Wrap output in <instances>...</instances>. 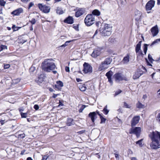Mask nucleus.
Instances as JSON below:
<instances>
[{
  "label": "nucleus",
  "mask_w": 160,
  "mask_h": 160,
  "mask_svg": "<svg viewBox=\"0 0 160 160\" xmlns=\"http://www.w3.org/2000/svg\"><path fill=\"white\" fill-rule=\"evenodd\" d=\"M55 67V64L52 60H46L42 64V69L47 72H50Z\"/></svg>",
  "instance_id": "f257e3e1"
},
{
  "label": "nucleus",
  "mask_w": 160,
  "mask_h": 160,
  "mask_svg": "<svg viewBox=\"0 0 160 160\" xmlns=\"http://www.w3.org/2000/svg\"><path fill=\"white\" fill-rule=\"evenodd\" d=\"M112 59L110 58H106L104 61L102 62L100 65L98 70L99 71L104 70L107 69L112 62Z\"/></svg>",
  "instance_id": "f03ea898"
},
{
  "label": "nucleus",
  "mask_w": 160,
  "mask_h": 160,
  "mask_svg": "<svg viewBox=\"0 0 160 160\" xmlns=\"http://www.w3.org/2000/svg\"><path fill=\"white\" fill-rule=\"evenodd\" d=\"M112 28L108 24L104 25L103 28L101 30V33L104 36H109L111 34Z\"/></svg>",
  "instance_id": "7ed1b4c3"
},
{
  "label": "nucleus",
  "mask_w": 160,
  "mask_h": 160,
  "mask_svg": "<svg viewBox=\"0 0 160 160\" xmlns=\"http://www.w3.org/2000/svg\"><path fill=\"white\" fill-rule=\"evenodd\" d=\"M95 21V16L92 14H89L86 16L84 21L86 26H90L94 23Z\"/></svg>",
  "instance_id": "20e7f679"
},
{
  "label": "nucleus",
  "mask_w": 160,
  "mask_h": 160,
  "mask_svg": "<svg viewBox=\"0 0 160 160\" xmlns=\"http://www.w3.org/2000/svg\"><path fill=\"white\" fill-rule=\"evenodd\" d=\"M141 132V128L140 127H136L131 128L129 130V133L135 134L137 138H138Z\"/></svg>",
  "instance_id": "39448f33"
},
{
  "label": "nucleus",
  "mask_w": 160,
  "mask_h": 160,
  "mask_svg": "<svg viewBox=\"0 0 160 160\" xmlns=\"http://www.w3.org/2000/svg\"><path fill=\"white\" fill-rule=\"evenodd\" d=\"M38 6L39 9L43 12L48 13L50 12V8L49 7L43 5L42 4H38Z\"/></svg>",
  "instance_id": "423d86ee"
},
{
  "label": "nucleus",
  "mask_w": 160,
  "mask_h": 160,
  "mask_svg": "<svg viewBox=\"0 0 160 160\" xmlns=\"http://www.w3.org/2000/svg\"><path fill=\"white\" fill-rule=\"evenodd\" d=\"M150 146L152 149H156L160 148L159 140H151Z\"/></svg>",
  "instance_id": "0eeeda50"
},
{
  "label": "nucleus",
  "mask_w": 160,
  "mask_h": 160,
  "mask_svg": "<svg viewBox=\"0 0 160 160\" xmlns=\"http://www.w3.org/2000/svg\"><path fill=\"white\" fill-rule=\"evenodd\" d=\"M84 69L83 72L85 73L91 72L92 71V66L89 64L85 62L83 65Z\"/></svg>",
  "instance_id": "6e6552de"
},
{
  "label": "nucleus",
  "mask_w": 160,
  "mask_h": 160,
  "mask_svg": "<svg viewBox=\"0 0 160 160\" xmlns=\"http://www.w3.org/2000/svg\"><path fill=\"white\" fill-rule=\"evenodd\" d=\"M155 1L153 0H150L148 1L146 5V8L147 11H149L152 9L155 5Z\"/></svg>",
  "instance_id": "1a4fd4ad"
},
{
  "label": "nucleus",
  "mask_w": 160,
  "mask_h": 160,
  "mask_svg": "<svg viewBox=\"0 0 160 160\" xmlns=\"http://www.w3.org/2000/svg\"><path fill=\"white\" fill-rule=\"evenodd\" d=\"M115 81L117 82H119L120 81L125 80V77H123L122 75L120 73H117L114 75Z\"/></svg>",
  "instance_id": "9d476101"
},
{
  "label": "nucleus",
  "mask_w": 160,
  "mask_h": 160,
  "mask_svg": "<svg viewBox=\"0 0 160 160\" xmlns=\"http://www.w3.org/2000/svg\"><path fill=\"white\" fill-rule=\"evenodd\" d=\"M140 117L139 116H136L132 119L131 121V125L132 127L135 126L138 124L140 120Z\"/></svg>",
  "instance_id": "9b49d317"
},
{
  "label": "nucleus",
  "mask_w": 160,
  "mask_h": 160,
  "mask_svg": "<svg viewBox=\"0 0 160 160\" xmlns=\"http://www.w3.org/2000/svg\"><path fill=\"white\" fill-rule=\"evenodd\" d=\"M143 73V72L141 71L140 69H138L137 72H136L133 76V79H135L138 78L141 76Z\"/></svg>",
  "instance_id": "f8f14e48"
},
{
  "label": "nucleus",
  "mask_w": 160,
  "mask_h": 160,
  "mask_svg": "<svg viewBox=\"0 0 160 160\" xmlns=\"http://www.w3.org/2000/svg\"><path fill=\"white\" fill-rule=\"evenodd\" d=\"M101 54V51L100 49H95L91 54V56L94 58H97Z\"/></svg>",
  "instance_id": "ddd939ff"
},
{
  "label": "nucleus",
  "mask_w": 160,
  "mask_h": 160,
  "mask_svg": "<svg viewBox=\"0 0 160 160\" xmlns=\"http://www.w3.org/2000/svg\"><path fill=\"white\" fill-rule=\"evenodd\" d=\"M23 12V9L22 8H19L12 12L11 14L15 16H18Z\"/></svg>",
  "instance_id": "4468645a"
},
{
  "label": "nucleus",
  "mask_w": 160,
  "mask_h": 160,
  "mask_svg": "<svg viewBox=\"0 0 160 160\" xmlns=\"http://www.w3.org/2000/svg\"><path fill=\"white\" fill-rule=\"evenodd\" d=\"M85 11L84 9L82 8H79L76 12L75 16L77 17H78L84 13Z\"/></svg>",
  "instance_id": "2eb2a0df"
},
{
  "label": "nucleus",
  "mask_w": 160,
  "mask_h": 160,
  "mask_svg": "<svg viewBox=\"0 0 160 160\" xmlns=\"http://www.w3.org/2000/svg\"><path fill=\"white\" fill-rule=\"evenodd\" d=\"M151 32L153 37L156 36L158 32V28L157 26L152 27L151 29Z\"/></svg>",
  "instance_id": "dca6fc26"
},
{
  "label": "nucleus",
  "mask_w": 160,
  "mask_h": 160,
  "mask_svg": "<svg viewBox=\"0 0 160 160\" xmlns=\"http://www.w3.org/2000/svg\"><path fill=\"white\" fill-rule=\"evenodd\" d=\"M112 74V72L110 71L107 72L106 74V76L107 77L108 79V81L111 83V84H112V81L111 79V76Z\"/></svg>",
  "instance_id": "f3484780"
},
{
  "label": "nucleus",
  "mask_w": 160,
  "mask_h": 160,
  "mask_svg": "<svg viewBox=\"0 0 160 160\" xmlns=\"http://www.w3.org/2000/svg\"><path fill=\"white\" fill-rule=\"evenodd\" d=\"M142 14L140 11H136L135 12V18L137 21L139 20L141 18Z\"/></svg>",
  "instance_id": "a211bd4d"
},
{
  "label": "nucleus",
  "mask_w": 160,
  "mask_h": 160,
  "mask_svg": "<svg viewBox=\"0 0 160 160\" xmlns=\"http://www.w3.org/2000/svg\"><path fill=\"white\" fill-rule=\"evenodd\" d=\"M64 21L65 23L72 24L73 23V18L72 17L69 16L65 19Z\"/></svg>",
  "instance_id": "6ab92c4d"
},
{
  "label": "nucleus",
  "mask_w": 160,
  "mask_h": 160,
  "mask_svg": "<svg viewBox=\"0 0 160 160\" xmlns=\"http://www.w3.org/2000/svg\"><path fill=\"white\" fill-rule=\"evenodd\" d=\"M96 116V113L95 112H90L88 115V117L91 118L92 121L93 122H94L95 117Z\"/></svg>",
  "instance_id": "aec40b11"
},
{
  "label": "nucleus",
  "mask_w": 160,
  "mask_h": 160,
  "mask_svg": "<svg viewBox=\"0 0 160 160\" xmlns=\"http://www.w3.org/2000/svg\"><path fill=\"white\" fill-rule=\"evenodd\" d=\"M142 42V41H139L136 45L135 48V51L136 53H137V52H139V51L141 50V46Z\"/></svg>",
  "instance_id": "412c9836"
},
{
  "label": "nucleus",
  "mask_w": 160,
  "mask_h": 160,
  "mask_svg": "<svg viewBox=\"0 0 160 160\" xmlns=\"http://www.w3.org/2000/svg\"><path fill=\"white\" fill-rule=\"evenodd\" d=\"M100 12L98 9H95L92 11V14H91L93 15V16L94 15L96 16H99L100 15Z\"/></svg>",
  "instance_id": "4be33fe9"
},
{
  "label": "nucleus",
  "mask_w": 160,
  "mask_h": 160,
  "mask_svg": "<svg viewBox=\"0 0 160 160\" xmlns=\"http://www.w3.org/2000/svg\"><path fill=\"white\" fill-rule=\"evenodd\" d=\"M129 56L128 55L125 57L123 59L122 62L124 64H127L128 63L129 61Z\"/></svg>",
  "instance_id": "5701e85b"
},
{
  "label": "nucleus",
  "mask_w": 160,
  "mask_h": 160,
  "mask_svg": "<svg viewBox=\"0 0 160 160\" xmlns=\"http://www.w3.org/2000/svg\"><path fill=\"white\" fill-rule=\"evenodd\" d=\"M67 125L68 126H71L74 124L73 120L72 118H69L67 120Z\"/></svg>",
  "instance_id": "b1692460"
},
{
  "label": "nucleus",
  "mask_w": 160,
  "mask_h": 160,
  "mask_svg": "<svg viewBox=\"0 0 160 160\" xmlns=\"http://www.w3.org/2000/svg\"><path fill=\"white\" fill-rule=\"evenodd\" d=\"M107 105H106L105 107L104 108L102 111L103 113L106 115L108 114L109 111L107 109Z\"/></svg>",
  "instance_id": "393cba45"
},
{
  "label": "nucleus",
  "mask_w": 160,
  "mask_h": 160,
  "mask_svg": "<svg viewBox=\"0 0 160 160\" xmlns=\"http://www.w3.org/2000/svg\"><path fill=\"white\" fill-rule=\"evenodd\" d=\"M57 85H55L56 90H59L60 89V81H59L57 82Z\"/></svg>",
  "instance_id": "a878e982"
},
{
  "label": "nucleus",
  "mask_w": 160,
  "mask_h": 160,
  "mask_svg": "<svg viewBox=\"0 0 160 160\" xmlns=\"http://www.w3.org/2000/svg\"><path fill=\"white\" fill-rule=\"evenodd\" d=\"M122 92V91L120 89H118L117 91H115V94L114 95V97H116L119 95Z\"/></svg>",
  "instance_id": "bb28decb"
},
{
  "label": "nucleus",
  "mask_w": 160,
  "mask_h": 160,
  "mask_svg": "<svg viewBox=\"0 0 160 160\" xmlns=\"http://www.w3.org/2000/svg\"><path fill=\"white\" fill-rule=\"evenodd\" d=\"M79 88L80 90L82 91H84L87 89L86 87L84 85H83L80 86Z\"/></svg>",
  "instance_id": "cd10ccee"
},
{
  "label": "nucleus",
  "mask_w": 160,
  "mask_h": 160,
  "mask_svg": "<svg viewBox=\"0 0 160 160\" xmlns=\"http://www.w3.org/2000/svg\"><path fill=\"white\" fill-rule=\"evenodd\" d=\"M137 107L139 108H144V105L142 104L141 103L138 102L137 104Z\"/></svg>",
  "instance_id": "c85d7f7f"
},
{
  "label": "nucleus",
  "mask_w": 160,
  "mask_h": 160,
  "mask_svg": "<svg viewBox=\"0 0 160 160\" xmlns=\"http://www.w3.org/2000/svg\"><path fill=\"white\" fill-rule=\"evenodd\" d=\"M148 45L147 44H144L143 46V51L145 54H146L147 50H148Z\"/></svg>",
  "instance_id": "c756f323"
},
{
  "label": "nucleus",
  "mask_w": 160,
  "mask_h": 160,
  "mask_svg": "<svg viewBox=\"0 0 160 160\" xmlns=\"http://www.w3.org/2000/svg\"><path fill=\"white\" fill-rule=\"evenodd\" d=\"M156 120L157 122L160 124V112L156 116Z\"/></svg>",
  "instance_id": "7c9ffc66"
},
{
  "label": "nucleus",
  "mask_w": 160,
  "mask_h": 160,
  "mask_svg": "<svg viewBox=\"0 0 160 160\" xmlns=\"http://www.w3.org/2000/svg\"><path fill=\"white\" fill-rule=\"evenodd\" d=\"M100 118L101 119V123H105V121L106 120V119L103 117L101 115L100 117Z\"/></svg>",
  "instance_id": "2f4dec72"
},
{
  "label": "nucleus",
  "mask_w": 160,
  "mask_h": 160,
  "mask_svg": "<svg viewBox=\"0 0 160 160\" xmlns=\"http://www.w3.org/2000/svg\"><path fill=\"white\" fill-rule=\"evenodd\" d=\"M143 140V139H141L138 141L136 142V144H138L140 147L142 146V142Z\"/></svg>",
  "instance_id": "473e14b6"
},
{
  "label": "nucleus",
  "mask_w": 160,
  "mask_h": 160,
  "mask_svg": "<svg viewBox=\"0 0 160 160\" xmlns=\"http://www.w3.org/2000/svg\"><path fill=\"white\" fill-rule=\"evenodd\" d=\"M159 42H160V38L159 39H157L154 41L152 43H151V46H152L154 44L158 43Z\"/></svg>",
  "instance_id": "72a5a7b5"
},
{
  "label": "nucleus",
  "mask_w": 160,
  "mask_h": 160,
  "mask_svg": "<svg viewBox=\"0 0 160 160\" xmlns=\"http://www.w3.org/2000/svg\"><path fill=\"white\" fill-rule=\"evenodd\" d=\"M148 58L149 61V62L152 63V62L153 61H154V60L152 58V57L150 54H148Z\"/></svg>",
  "instance_id": "f704fd0d"
},
{
  "label": "nucleus",
  "mask_w": 160,
  "mask_h": 160,
  "mask_svg": "<svg viewBox=\"0 0 160 160\" xmlns=\"http://www.w3.org/2000/svg\"><path fill=\"white\" fill-rule=\"evenodd\" d=\"M43 75H41L40 77L38 78V81L39 82H43L44 80L43 78H41L43 77Z\"/></svg>",
  "instance_id": "c9c22d12"
},
{
  "label": "nucleus",
  "mask_w": 160,
  "mask_h": 160,
  "mask_svg": "<svg viewBox=\"0 0 160 160\" xmlns=\"http://www.w3.org/2000/svg\"><path fill=\"white\" fill-rule=\"evenodd\" d=\"M7 49V47L5 45H1L0 47V51L4 49Z\"/></svg>",
  "instance_id": "e433bc0d"
},
{
  "label": "nucleus",
  "mask_w": 160,
  "mask_h": 160,
  "mask_svg": "<svg viewBox=\"0 0 160 160\" xmlns=\"http://www.w3.org/2000/svg\"><path fill=\"white\" fill-rule=\"evenodd\" d=\"M70 42H71V41H67L66 42H65V43L64 44L61 46V47H66V46H67L68 45V44Z\"/></svg>",
  "instance_id": "4c0bfd02"
},
{
  "label": "nucleus",
  "mask_w": 160,
  "mask_h": 160,
  "mask_svg": "<svg viewBox=\"0 0 160 160\" xmlns=\"http://www.w3.org/2000/svg\"><path fill=\"white\" fill-rule=\"evenodd\" d=\"M12 28L13 29V30L14 31H16L18 30L20 28H21L16 27L15 26V25H13Z\"/></svg>",
  "instance_id": "58836bf2"
},
{
  "label": "nucleus",
  "mask_w": 160,
  "mask_h": 160,
  "mask_svg": "<svg viewBox=\"0 0 160 160\" xmlns=\"http://www.w3.org/2000/svg\"><path fill=\"white\" fill-rule=\"evenodd\" d=\"M6 4V2L3 0H0V4L1 6H4Z\"/></svg>",
  "instance_id": "ea45409f"
},
{
  "label": "nucleus",
  "mask_w": 160,
  "mask_h": 160,
  "mask_svg": "<svg viewBox=\"0 0 160 160\" xmlns=\"http://www.w3.org/2000/svg\"><path fill=\"white\" fill-rule=\"evenodd\" d=\"M124 106L126 108H131V106L129 105L126 102H124Z\"/></svg>",
  "instance_id": "a19ab883"
},
{
  "label": "nucleus",
  "mask_w": 160,
  "mask_h": 160,
  "mask_svg": "<svg viewBox=\"0 0 160 160\" xmlns=\"http://www.w3.org/2000/svg\"><path fill=\"white\" fill-rule=\"evenodd\" d=\"M21 114L22 118H26L27 117V115L26 113H23L21 112Z\"/></svg>",
  "instance_id": "79ce46f5"
},
{
  "label": "nucleus",
  "mask_w": 160,
  "mask_h": 160,
  "mask_svg": "<svg viewBox=\"0 0 160 160\" xmlns=\"http://www.w3.org/2000/svg\"><path fill=\"white\" fill-rule=\"evenodd\" d=\"M35 70V68L33 66H32L30 69V72H33Z\"/></svg>",
  "instance_id": "37998d69"
},
{
  "label": "nucleus",
  "mask_w": 160,
  "mask_h": 160,
  "mask_svg": "<svg viewBox=\"0 0 160 160\" xmlns=\"http://www.w3.org/2000/svg\"><path fill=\"white\" fill-rule=\"evenodd\" d=\"M85 107V106H82V107L79 109V112H82Z\"/></svg>",
  "instance_id": "c03bdc74"
},
{
  "label": "nucleus",
  "mask_w": 160,
  "mask_h": 160,
  "mask_svg": "<svg viewBox=\"0 0 160 160\" xmlns=\"http://www.w3.org/2000/svg\"><path fill=\"white\" fill-rule=\"evenodd\" d=\"M36 20L34 19H33L30 21V22L32 24H34L36 23Z\"/></svg>",
  "instance_id": "a18cd8bd"
},
{
  "label": "nucleus",
  "mask_w": 160,
  "mask_h": 160,
  "mask_svg": "<svg viewBox=\"0 0 160 160\" xmlns=\"http://www.w3.org/2000/svg\"><path fill=\"white\" fill-rule=\"evenodd\" d=\"M10 67L9 64H6L4 65V68L5 69H7L9 68Z\"/></svg>",
  "instance_id": "49530a36"
},
{
  "label": "nucleus",
  "mask_w": 160,
  "mask_h": 160,
  "mask_svg": "<svg viewBox=\"0 0 160 160\" xmlns=\"http://www.w3.org/2000/svg\"><path fill=\"white\" fill-rule=\"evenodd\" d=\"M138 55H143V53L142 52L141 50L140 51H139V52H137V53H136Z\"/></svg>",
  "instance_id": "de8ad7c7"
},
{
  "label": "nucleus",
  "mask_w": 160,
  "mask_h": 160,
  "mask_svg": "<svg viewBox=\"0 0 160 160\" xmlns=\"http://www.w3.org/2000/svg\"><path fill=\"white\" fill-rule=\"evenodd\" d=\"M34 108L35 110H37L39 109V107L38 105L36 104V105H35L34 106Z\"/></svg>",
  "instance_id": "09e8293b"
},
{
  "label": "nucleus",
  "mask_w": 160,
  "mask_h": 160,
  "mask_svg": "<svg viewBox=\"0 0 160 160\" xmlns=\"http://www.w3.org/2000/svg\"><path fill=\"white\" fill-rule=\"evenodd\" d=\"M65 70L66 72H69L70 71L69 68L68 67H66Z\"/></svg>",
  "instance_id": "8fccbe9b"
},
{
  "label": "nucleus",
  "mask_w": 160,
  "mask_h": 160,
  "mask_svg": "<svg viewBox=\"0 0 160 160\" xmlns=\"http://www.w3.org/2000/svg\"><path fill=\"white\" fill-rule=\"evenodd\" d=\"M147 98V96L146 94L144 95L142 97V99L145 100Z\"/></svg>",
  "instance_id": "3c124183"
},
{
  "label": "nucleus",
  "mask_w": 160,
  "mask_h": 160,
  "mask_svg": "<svg viewBox=\"0 0 160 160\" xmlns=\"http://www.w3.org/2000/svg\"><path fill=\"white\" fill-rule=\"evenodd\" d=\"M48 158V157L46 156H44L43 157L42 159V160H46Z\"/></svg>",
  "instance_id": "603ef678"
},
{
  "label": "nucleus",
  "mask_w": 160,
  "mask_h": 160,
  "mask_svg": "<svg viewBox=\"0 0 160 160\" xmlns=\"http://www.w3.org/2000/svg\"><path fill=\"white\" fill-rule=\"evenodd\" d=\"M19 135L22 138H23L25 137V135L24 134H20Z\"/></svg>",
  "instance_id": "864d4df0"
},
{
  "label": "nucleus",
  "mask_w": 160,
  "mask_h": 160,
  "mask_svg": "<svg viewBox=\"0 0 160 160\" xmlns=\"http://www.w3.org/2000/svg\"><path fill=\"white\" fill-rule=\"evenodd\" d=\"M34 4L32 2H31L29 5V8H30L31 7H32L33 5Z\"/></svg>",
  "instance_id": "5fc2aeb1"
},
{
  "label": "nucleus",
  "mask_w": 160,
  "mask_h": 160,
  "mask_svg": "<svg viewBox=\"0 0 160 160\" xmlns=\"http://www.w3.org/2000/svg\"><path fill=\"white\" fill-rule=\"evenodd\" d=\"M158 94L159 97H160V89L157 92Z\"/></svg>",
  "instance_id": "6e6d98bb"
},
{
  "label": "nucleus",
  "mask_w": 160,
  "mask_h": 160,
  "mask_svg": "<svg viewBox=\"0 0 160 160\" xmlns=\"http://www.w3.org/2000/svg\"><path fill=\"white\" fill-rule=\"evenodd\" d=\"M95 112H96V114L97 113V114H98V115L99 116V117L102 115L101 114L99 113V112L98 111H97Z\"/></svg>",
  "instance_id": "4d7b16f0"
},
{
  "label": "nucleus",
  "mask_w": 160,
  "mask_h": 160,
  "mask_svg": "<svg viewBox=\"0 0 160 160\" xmlns=\"http://www.w3.org/2000/svg\"><path fill=\"white\" fill-rule=\"evenodd\" d=\"M146 61L147 62V64L149 66H152V64L150 63L148 61L147 59H146Z\"/></svg>",
  "instance_id": "13d9d810"
},
{
  "label": "nucleus",
  "mask_w": 160,
  "mask_h": 160,
  "mask_svg": "<svg viewBox=\"0 0 160 160\" xmlns=\"http://www.w3.org/2000/svg\"><path fill=\"white\" fill-rule=\"evenodd\" d=\"M76 81L77 82H81V81H82V80L81 79H80V78H76Z\"/></svg>",
  "instance_id": "bf43d9fd"
},
{
  "label": "nucleus",
  "mask_w": 160,
  "mask_h": 160,
  "mask_svg": "<svg viewBox=\"0 0 160 160\" xmlns=\"http://www.w3.org/2000/svg\"><path fill=\"white\" fill-rule=\"evenodd\" d=\"M85 130H82V131H79V132H78L79 134H81V133H83L85 132Z\"/></svg>",
  "instance_id": "052dcab7"
},
{
  "label": "nucleus",
  "mask_w": 160,
  "mask_h": 160,
  "mask_svg": "<svg viewBox=\"0 0 160 160\" xmlns=\"http://www.w3.org/2000/svg\"><path fill=\"white\" fill-rule=\"evenodd\" d=\"M115 157L116 158H118V154H115Z\"/></svg>",
  "instance_id": "680f3d73"
},
{
  "label": "nucleus",
  "mask_w": 160,
  "mask_h": 160,
  "mask_svg": "<svg viewBox=\"0 0 160 160\" xmlns=\"http://www.w3.org/2000/svg\"><path fill=\"white\" fill-rule=\"evenodd\" d=\"M57 13L59 14H60V11L58 9L57 10Z\"/></svg>",
  "instance_id": "e2e57ef3"
},
{
  "label": "nucleus",
  "mask_w": 160,
  "mask_h": 160,
  "mask_svg": "<svg viewBox=\"0 0 160 160\" xmlns=\"http://www.w3.org/2000/svg\"><path fill=\"white\" fill-rule=\"evenodd\" d=\"M141 68H142V69L143 70H144L145 71H146V69L143 66H142Z\"/></svg>",
  "instance_id": "0e129e2a"
},
{
  "label": "nucleus",
  "mask_w": 160,
  "mask_h": 160,
  "mask_svg": "<svg viewBox=\"0 0 160 160\" xmlns=\"http://www.w3.org/2000/svg\"><path fill=\"white\" fill-rule=\"evenodd\" d=\"M155 73L153 72L151 75V76L152 77V78H153V76H154V75H155Z\"/></svg>",
  "instance_id": "69168bd1"
},
{
  "label": "nucleus",
  "mask_w": 160,
  "mask_h": 160,
  "mask_svg": "<svg viewBox=\"0 0 160 160\" xmlns=\"http://www.w3.org/2000/svg\"><path fill=\"white\" fill-rule=\"evenodd\" d=\"M131 160H137V159L136 158L133 157L131 158Z\"/></svg>",
  "instance_id": "338daca9"
},
{
  "label": "nucleus",
  "mask_w": 160,
  "mask_h": 160,
  "mask_svg": "<svg viewBox=\"0 0 160 160\" xmlns=\"http://www.w3.org/2000/svg\"><path fill=\"white\" fill-rule=\"evenodd\" d=\"M27 160H32V159L31 158L28 157L27 158Z\"/></svg>",
  "instance_id": "774afa93"
}]
</instances>
